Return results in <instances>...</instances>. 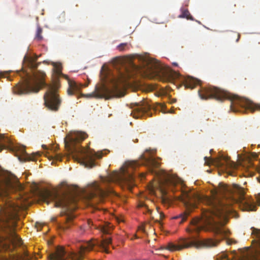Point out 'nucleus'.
I'll use <instances>...</instances> for the list:
<instances>
[{
    "label": "nucleus",
    "instance_id": "43",
    "mask_svg": "<svg viewBox=\"0 0 260 260\" xmlns=\"http://www.w3.org/2000/svg\"><path fill=\"white\" fill-rule=\"evenodd\" d=\"M173 64L174 66H176L178 65V64L177 63H173Z\"/></svg>",
    "mask_w": 260,
    "mask_h": 260
},
{
    "label": "nucleus",
    "instance_id": "3",
    "mask_svg": "<svg viewBox=\"0 0 260 260\" xmlns=\"http://www.w3.org/2000/svg\"><path fill=\"white\" fill-rule=\"evenodd\" d=\"M205 202L209 208L203 213L202 218L192 220L190 227L187 230V232L190 234L193 232L198 233L206 228L208 230L213 232L215 235L222 238L227 236L229 231L223 226L227 221L230 209L216 197H206Z\"/></svg>",
    "mask_w": 260,
    "mask_h": 260
},
{
    "label": "nucleus",
    "instance_id": "25",
    "mask_svg": "<svg viewBox=\"0 0 260 260\" xmlns=\"http://www.w3.org/2000/svg\"><path fill=\"white\" fill-rule=\"evenodd\" d=\"M43 30L40 27H38L37 29L35 39L38 41H40L43 39L42 36Z\"/></svg>",
    "mask_w": 260,
    "mask_h": 260
},
{
    "label": "nucleus",
    "instance_id": "42",
    "mask_svg": "<svg viewBox=\"0 0 260 260\" xmlns=\"http://www.w3.org/2000/svg\"><path fill=\"white\" fill-rule=\"evenodd\" d=\"M166 181L167 182H169L170 181V179L169 178L166 179Z\"/></svg>",
    "mask_w": 260,
    "mask_h": 260
},
{
    "label": "nucleus",
    "instance_id": "38",
    "mask_svg": "<svg viewBox=\"0 0 260 260\" xmlns=\"http://www.w3.org/2000/svg\"><path fill=\"white\" fill-rule=\"evenodd\" d=\"M3 77H4V74L3 73H0V79Z\"/></svg>",
    "mask_w": 260,
    "mask_h": 260
},
{
    "label": "nucleus",
    "instance_id": "31",
    "mask_svg": "<svg viewBox=\"0 0 260 260\" xmlns=\"http://www.w3.org/2000/svg\"><path fill=\"white\" fill-rule=\"evenodd\" d=\"M158 212L159 213V214L160 220L163 219L165 217V214L161 212H159L158 211Z\"/></svg>",
    "mask_w": 260,
    "mask_h": 260
},
{
    "label": "nucleus",
    "instance_id": "39",
    "mask_svg": "<svg viewBox=\"0 0 260 260\" xmlns=\"http://www.w3.org/2000/svg\"><path fill=\"white\" fill-rule=\"evenodd\" d=\"M134 111L137 112L138 113V114L139 115L138 116H137V118H138V116H140L142 115L138 113L137 111L135 110V109H134Z\"/></svg>",
    "mask_w": 260,
    "mask_h": 260
},
{
    "label": "nucleus",
    "instance_id": "7",
    "mask_svg": "<svg viewBox=\"0 0 260 260\" xmlns=\"http://www.w3.org/2000/svg\"><path fill=\"white\" fill-rule=\"evenodd\" d=\"M218 192L225 197L228 195L235 202L242 205L245 210H256L254 200L250 198L245 197L244 189L237 184H233L232 186H230L220 183L219 184Z\"/></svg>",
    "mask_w": 260,
    "mask_h": 260
},
{
    "label": "nucleus",
    "instance_id": "37",
    "mask_svg": "<svg viewBox=\"0 0 260 260\" xmlns=\"http://www.w3.org/2000/svg\"><path fill=\"white\" fill-rule=\"evenodd\" d=\"M176 101H177V100H176V99H172V101H171V103H175V102H176Z\"/></svg>",
    "mask_w": 260,
    "mask_h": 260
},
{
    "label": "nucleus",
    "instance_id": "15",
    "mask_svg": "<svg viewBox=\"0 0 260 260\" xmlns=\"http://www.w3.org/2000/svg\"><path fill=\"white\" fill-rule=\"evenodd\" d=\"M67 252L63 247L58 246L55 249L54 252L48 255L50 260H66Z\"/></svg>",
    "mask_w": 260,
    "mask_h": 260
},
{
    "label": "nucleus",
    "instance_id": "32",
    "mask_svg": "<svg viewBox=\"0 0 260 260\" xmlns=\"http://www.w3.org/2000/svg\"><path fill=\"white\" fill-rule=\"evenodd\" d=\"M55 158L57 160H60V161L61 160V156H60V154H56L55 155Z\"/></svg>",
    "mask_w": 260,
    "mask_h": 260
},
{
    "label": "nucleus",
    "instance_id": "33",
    "mask_svg": "<svg viewBox=\"0 0 260 260\" xmlns=\"http://www.w3.org/2000/svg\"><path fill=\"white\" fill-rule=\"evenodd\" d=\"M13 209L14 211L16 212L17 210H19V209L20 208V206L19 205H16V207H13Z\"/></svg>",
    "mask_w": 260,
    "mask_h": 260
},
{
    "label": "nucleus",
    "instance_id": "44",
    "mask_svg": "<svg viewBox=\"0 0 260 260\" xmlns=\"http://www.w3.org/2000/svg\"><path fill=\"white\" fill-rule=\"evenodd\" d=\"M118 221H119V222H122V221H123V220H121V219H120H120H118Z\"/></svg>",
    "mask_w": 260,
    "mask_h": 260
},
{
    "label": "nucleus",
    "instance_id": "9",
    "mask_svg": "<svg viewBox=\"0 0 260 260\" xmlns=\"http://www.w3.org/2000/svg\"><path fill=\"white\" fill-rule=\"evenodd\" d=\"M144 70L146 75L158 76L165 82H172L178 76L176 72L169 68L164 69L160 62L153 58L146 61Z\"/></svg>",
    "mask_w": 260,
    "mask_h": 260
},
{
    "label": "nucleus",
    "instance_id": "40",
    "mask_svg": "<svg viewBox=\"0 0 260 260\" xmlns=\"http://www.w3.org/2000/svg\"><path fill=\"white\" fill-rule=\"evenodd\" d=\"M51 220H52V221H56V218H55V217H52V218H51Z\"/></svg>",
    "mask_w": 260,
    "mask_h": 260
},
{
    "label": "nucleus",
    "instance_id": "24",
    "mask_svg": "<svg viewBox=\"0 0 260 260\" xmlns=\"http://www.w3.org/2000/svg\"><path fill=\"white\" fill-rule=\"evenodd\" d=\"M53 66L54 67V72L56 73V74L58 76H59L61 74V66L60 63H53Z\"/></svg>",
    "mask_w": 260,
    "mask_h": 260
},
{
    "label": "nucleus",
    "instance_id": "41",
    "mask_svg": "<svg viewBox=\"0 0 260 260\" xmlns=\"http://www.w3.org/2000/svg\"><path fill=\"white\" fill-rule=\"evenodd\" d=\"M155 222H158L160 224V222L159 221V220H158L157 219L155 221Z\"/></svg>",
    "mask_w": 260,
    "mask_h": 260
},
{
    "label": "nucleus",
    "instance_id": "18",
    "mask_svg": "<svg viewBox=\"0 0 260 260\" xmlns=\"http://www.w3.org/2000/svg\"><path fill=\"white\" fill-rule=\"evenodd\" d=\"M200 81L192 77H188L185 79V86L190 89L194 88L196 85L200 84Z\"/></svg>",
    "mask_w": 260,
    "mask_h": 260
},
{
    "label": "nucleus",
    "instance_id": "29",
    "mask_svg": "<svg viewBox=\"0 0 260 260\" xmlns=\"http://www.w3.org/2000/svg\"><path fill=\"white\" fill-rule=\"evenodd\" d=\"M256 237L258 239V244L260 246V230H256Z\"/></svg>",
    "mask_w": 260,
    "mask_h": 260
},
{
    "label": "nucleus",
    "instance_id": "14",
    "mask_svg": "<svg viewBox=\"0 0 260 260\" xmlns=\"http://www.w3.org/2000/svg\"><path fill=\"white\" fill-rule=\"evenodd\" d=\"M177 198L178 200L183 203L188 210L195 208L197 203L202 200L201 196L197 193L186 191H182L181 194Z\"/></svg>",
    "mask_w": 260,
    "mask_h": 260
},
{
    "label": "nucleus",
    "instance_id": "35",
    "mask_svg": "<svg viewBox=\"0 0 260 260\" xmlns=\"http://www.w3.org/2000/svg\"><path fill=\"white\" fill-rule=\"evenodd\" d=\"M205 161H206V163H208V164H209V162H208L207 160V159H209V160L210 161H213V160L212 159V158H208L207 157H205Z\"/></svg>",
    "mask_w": 260,
    "mask_h": 260
},
{
    "label": "nucleus",
    "instance_id": "45",
    "mask_svg": "<svg viewBox=\"0 0 260 260\" xmlns=\"http://www.w3.org/2000/svg\"><path fill=\"white\" fill-rule=\"evenodd\" d=\"M135 238H136V239H137V238H138V237H137V236H135Z\"/></svg>",
    "mask_w": 260,
    "mask_h": 260
},
{
    "label": "nucleus",
    "instance_id": "17",
    "mask_svg": "<svg viewBox=\"0 0 260 260\" xmlns=\"http://www.w3.org/2000/svg\"><path fill=\"white\" fill-rule=\"evenodd\" d=\"M136 105L137 107L135 108V110L141 114L147 113L151 108L150 105L145 101H142Z\"/></svg>",
    "mask_w": 260,
    "mask_h": 260
},
{
    "label": "nucleus",
    "instance_id": "16",
    "mask_svg": "<svg viewBox=\"0 0 260 260\" xmlns=\"http://www.w3.org/2000/svg\"><path fill=\"white\" fill-rule=\"evenodd\" d=\"M82 84H78L74 81H69V88L67 90L69 95L78 94L82 88L84 87Z\"/></svg>",
    "mask_w": 260,
    "mask_h": 260
},
{
    "label": "nucleus",
    "instance_id": "46",
    "mask_svg": "<svg viewBox=\"0 0 260 260\" xmlns=\"http://www.w3.org/2000/svg\"><path fill=\"white\" fill-rule=\"evenodd\" d=\"M254 260H257V259L255 258Z\"/></svg>",
    "mask_w": 260,
    "mask_h": 260
},
{
    "label": "nucleus",
    "instance_id": "4",
    "mask_svg": "<svg viewBox=\"0 0 260 260\" xmlns=\"http://www.w3.org/2000/svg\"><path fill=\"white\" fill-rule=\"evenodd\" d=\"M198 93L202 100L214 99L218 101L229 100L231 102L230 109L234 112H244L246 110H249L251 112L255 110L260 111V105L255 104L247 99L239 97L216 87L208 86L202 87L199 90Z\"/></svg>",
    "mask_w": 260,
    "mask_h": 260
},
{
    "label": "nucleus",
    "instance_id": "13",
    "mask_svg": "<svg viewBox=\"0 0 260 260\" xmlns=\"http://www.w3.org/2000/svg\"><path fill=\"white\" fill-rule=\"evenodd\" d=\"M112 240L110 237L104 238L100 242H96L93 243L92 241L86 242L84 244L80 246L79 253L73 254L71 255L72 260H81L83 257L84 253L85 251L91 250L95 244H99V246L106 252L109 253L107 246L111 244Z\"/></svg>",
    "mask_w": 260,
    "mask_h": 260
},
{
    "label": "nucleus",
    "instance_id": "12",
    "mask_svg": "<svg viewBox=\"0 0 260 260\" xmlns=\"http://www.w3.org/2000/svg\"><path fill=\"white\" fill-rule=\"evenodd\" d=\"M0 147L3 149H9L15 153L19 160L21 161L26 160L36 161V158L39 157L41 154L39 152L29 154L26 153L25 147L23 146H13L10 139L6 137L4 134L0 135Z\"/></svg>",
    "mask_w": 260,
    "mask_h": 260
},
{
    "label": "nucleus",
    "instance_id": "22",
    "mask_svg": "<svg viewBox=\"0 0 260 260\" xmlns=\"http://www.w3.org/2000/svg\"><path fill=\"white\" fill-rule=\"evenodd\" d=\"M189 212H185L183 213L180 214L178 216H176L173 217V219H180L181 220L179 221V223H182L187 218L189 215Z\"/></svg>",
    "mask_w": 260,
    "mask_h": 260
},
{
    "label": "nucleus",
    "instance_id": "36",
    "mask_svg": "<svg viewBox=\"0 0 260 260\" xmlns=\"http://www.w3.org/2000/svg\"><path fill=\"white\" fill-rule=\"evenodd\" d=\"M139 176L142 178L145 177V174L144 173H142L141 174H139Z\"/></svg>",
    "mask_w": 260,
    "mask_h": 260
},
{
    "label": "nucleus",
    "instance_id": "27",
    "mask_svg": "<svg viewBox=\"0 0 260 260\" xmlns=\"http://www.w3.org/2000/svg\"><path fill=\"white\" fill-rule=\"evenodd\" d=\"M155 88H156V87L155 85H147L146 87V90L147 92L152 91L155 90Z\"/></svg>",
    "mask_w": 260,
    "mask_h": 260
},
{
    "label": "nucleus",
    "instance_id": "5",
    "mask_svg": "<svg viewBox=\"0 0 260 260\" xmlns=\"http://www.w3.org/2000/svg\"><path fill=\"white\" fill-rule=\"evenodd\" d=\"M152 151L147 149L145 152L140 156L141 162L138 161H131L126 162L120 169V172L116 176L115 179L122 181L124 183H131L136 177V175L133 173V171L141 165H144L148 167L149 169H152L155 168H158L160 163L154 157Z\"/></svg>",
    "mask_w": 260,
    "mask_h": 260
},
{
    "label": "nucleus",
    "instance_id": "30",
    "mask_svg": "<svg viewBox=\"0 0 260 260\" xmlns=\"http://www.w3.org/2000/svg\"><path fill=\"white\" fill-rule=\"evenodd\" d=\"M114 179L113 178H108V179H102V181H103V184L105 183V182H110V181H114Z\"/></svg>",
    "mask_w": 260,
    "mask_h": 260
},
{
    "label": "nucleus",
    "instance_id": "6",
    "mask_svg": "<svg viewBox=\"0 0 260 260\" xmlns=\"http://www.w3.org/2000/svg\"><path fill=\"white\" fill-rule=\"evenodd\" d=\"M87 135L84 133H79L75 136L69 139V142H65L66 147H69V151L75 153L74 158L79 162L85 165L86 166L93 167L95 166L94 160L95 158H101L103 156L102 153L89 152L83 148H77L76 144L80 141L85 140Z\"/></svg>",
    "mask_w": 260,
    "mask_h": 260
},
{
    "label": "nucleus",
    "instance_id": "10",
    "mask_svg": "<svg viewBox=\"0 0 260 260\" xmlns=\"http://www.w3.org/2000/svg\"><path fill=\"white\" fill-rule=\"evenodd\" d=\"M220 240H214L212 239H207L202 240H198L196 236H190L186 238H182L178 244L169 243L167 249L170 251L180 250L184 248H188L192 246L197 248H210L216 246Z\"/></svg>",
    "mask_w": 260,
    "mask_h": 260
},
{
    "label": "nucleus",
    "instance_id": "2",
    "mask_svg": "<svg viewBox=\"0 0 260 260\" xmlns=\"http://www.w3.org/2000/svg\"><path fill=\"white\" fill-rule=\"evenodd\" d=\"M25 65L31 71L30 74L28 72L24 71L23 82L22 84H17L13 88V92L15 94H23L32 92H38L42 86L47 85L44 81L46 74L41 71H34L40 63H36L38 57L35 58L28 57L25 58ZM48 90L44 95L45 104L49 109L57 111L60 103V100L57 93L59 85L55 82L51 85H47Z\"/></svg>",
    "mask_w": 260,
    "mask_h": 260
},
{
    "label": "nucleus",
    "instance_id": "26",
    "mask_svg": "<svg viewBox=\"0 0 260 260\" xmlns=\"http://www.w3.org/2000/svg\"><path fill=\"white\" fill-rule=\"evenodd\" d=\"M101 230L104 234H109L111 231V229L110 225H108L102 226Z\"/></svg>",
    "mask_w": 260,
    "mask_h": 260
},
{
    "label": "nucleus",
    "instance_id": "23",
    "mask_svg": "<svg viewBox=\"0 0 260 260\" xmlns=\"http://www.w3.org/2000/svg\"><path fill=\"white\" fill-rule=\"evenodd\" d=\"M131 47V45L128 43H121L117 46V48L120 51H124L128 50Z\"/></svg>",
    "mask_w": 260,
    "mask_h": 260
},
{
    "label": "nucleus",
    "instance_id": "1",
    "mask_svg": "<svg viewBox=\"0 0 260 260\" xmlns=\"http://www.w3.org/2000/svg\"><path fill=\"white\" fill-rule=\"evenodd\" d=\"M111 194H116L114 191L107 186L104 187L100 183L94 182L89 184L86 188L78 190L75 189L61 193L56 190H46L44 198L47 201H53L56 207H61V215L65 216L63 223H57L58 229L65 231L74 224L73 220L76 215L73 213L78 207V202L83 201L88 205L102 202L104 199Z\"/></svg>",
    "mask_w": 260,
    "mask_h": 260
},
{
    "label": "nucleus",
    "instance_id": "11",
    "mask_svg": "<svg viewBox=\"0 0 260 260\" xmlns=\"http://www.w3.org/2000/svg\"><path fill=\"white\" fill-rule=\"evenodd\" d=\"M126 77L124 75L120 74L119 77L113 80V87L111 89H108L104 85L96 86L95 91L91 94H81L82 96L91 98L95 96L102 98L106 94H109L111 96L120 97L123 96L121 92L122 87L124 85L126 81Z\"/></svg>",
    "mask_w": 260,
    "mask_h": 260
},
{
    "label": "nucleus",
    "instance_id": "28",
    "mask_svg": "<svg viewBox=\"0 0 260 260\" xmlns=\"http://www.w3.org/2000/svg\"><path fill=\"white\" fill-rule=\"evenodd\" d=\"M85 231V227L84 226H81L78 231V233L80 235H83Z\"/></svg>",
    "mask_w": 260,
    "mask_h": 260
},
{
    "label": "nucleus",
    "instance_id": "20",
    "mask_svg": "<svg viewBox=\"0 0 260 260\" xmlns=\"http://www.w3.org/2000/svg\"><path fill=\"white\" fill-rule=\"evenodd\" d=\"M181 14L178 16L180 18H185L187 20H193V18L190 15L188 10L184 7L180 9Z\"/></svg>",
    "mask_w": 260,
    "mask_h": 260
},
{
    "label": "nucleus",
    "instance_id": "8",
    "mask_svg": "<svg viewBox=\"0 0 260 260\" xmlns=\"http://www.w3.org/2000/svg\"><path fill=\"white\" fill-rule=\"evenodd\" d=\"M17 216L8 211L0 215V231L5 234V239L14 247H19L23 244L22 239L15 233Z\"/></svg>",
    "mask_w": 260,
    "mask_h": 260
},
{
    "label": "nucleus",
    "instance_id": "21",
    "mask_svg": "<svg viewBox=\"0 0 260 260\" xmlns=\"http://www.w3.org/2000/svg\"><path fill=\"white\" fill-rule=\"evenodd\" d=\"M137 207L138 208H141L142 209V211L143 213H148L149 214H151L152 211L149 209L147 205H146L144 203L140 202L138 204Z\"/></svg>",
    "mask_w": 260,
    "mask_h": 260
},
{
    "label": "nucleus",
    "instance_id": "19",
    "mask_svg": "<svg viewBox=\"0 0 260 260\" xmlns=\"http://www.w3.org/2000/svg\"><path fill=\"white\" fill-rule=\"evenodd\" d=\"M214 161L216 165L219 167H222L230 165L229 157L223 155L220 156L219 158H216Z\"/></svg>",
    "mask_w": 260,
    "mask_h": 260
},
{
    "label": "nucleus",
    "instance_id": "34",
    "mask_svg": "<svg viewBox=\"0 0 260 260\" xmlns=\"http://www.w3.org/2000/svg\"><path fill=\"white\" fill-rule=\"evenodd\" d=\"M88 226L90 228L91 225H92V222L90 219L87 220Z\"/></svg>",
    "mask_w": 260,
    "mask_h": 260
}]
</instances>
